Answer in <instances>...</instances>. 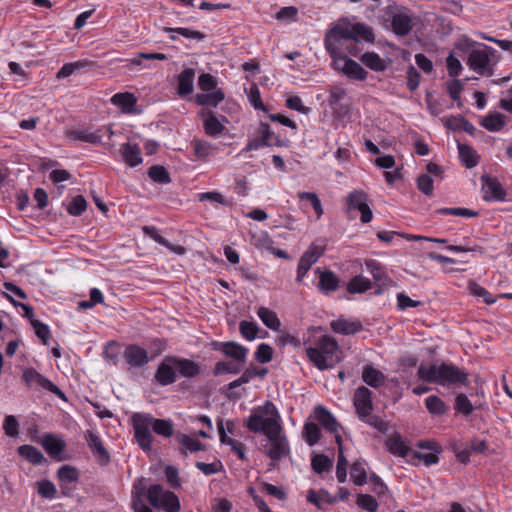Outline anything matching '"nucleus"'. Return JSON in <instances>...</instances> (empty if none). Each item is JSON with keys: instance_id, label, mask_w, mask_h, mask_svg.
Segmentation results:
<instances>
[{"instance_id": "64", "label": "nucleus", "mask_w": 512, "mask_h": 512, "mask_svg": "<svg viewBox=\"0 0 512 512\" xmlns=\"http://www.w3.org/2000/svg\"><path fill=\"white\" fill-rule=\"evenodd\" d=\"M447 71L450 77H457L463 70V66L458 58L453 53H450L446 58Z\"/></svg>"}, {"instance_id": "42", "label": "nucleus", "mask_w": 512, "mask_h": 512, "mask_svg": "<svg viewBox=\"0 0 512 512\" xmlns=\"http://www.w3.org/2000/svg\"><path fill=\"white\" fill-rule=\"evenodd\" d=\"M257 315L261 319L263 324L269 329L274 331L280 329L281 322L274 311L266 307H260L257 311Z\"/></svg>"}, {"instance_id": "44", "label": "nucleus", "mask_w": 512, "mask_h": 512, "mask_svg": "<svg viewBox=\"0 0 512 512\" xmlns=\"http://www.w3.org/2000/svg\"><path fill=\"white\" fill-rule=\"evenodd\" d=\"M459 157L467 168H473L478 164V155L476 151L466 144H458Z\"/></svg>"}, {"instance_id": "40", "label": "nucleus", "mask_w": 512, "mask_h": 512, "mask_svg": "<svg viewBox=\"0 0 512 512\" xmlns=\"http://www.w3.org/2000/svg\"><path fill=\"white\" fill-rule=\"evenodd\" d=\"M91 64H92L91 61H89L87 59H81V60H78L75 62L66 63L57 72L56 78L57 79L67 78L70 75L76 73L77 71L91 66Z\"/></svg>"}, {"instance_id": "35", "label": "nucleus", "mask_w": 512, "mask_h": 512, "mask_svg": "<svg viewBox=\"0 0 512 512\" xmlns=\"http://www.w3.org/2000/svg\"><path fill=\"white\" fill-rule=\"evenodd\" d=\"M42 446L51 457H56L64 450L65 442L55 435L47 434L43 438Z\"/></svg>"}, {"instance_id": "15", "label": "nucleus", "mask_w": 512, "mask_h": 512, "mask_svg": "<svg viewBox=\"0 0 512 512\" xmlns=\"http://www.w3.org/2000/svg\"><path fill=\"white\" fill-rule=\"evenodd\" d=\"M353 405L358 417L368 416L373 410L372 392L365 386L358 387L353 395Z\"/></svg>"}, {"instance_id": "34", "label": "nucleus", "mask_w": 512, "mask_h": 512, "mask_svg": "<svg viewBox=\"0 0 512 512\" xmlns=\"http://www.w3.org/2000/svg\"><path fill=\"white\" fill-rule=\"evenodd\" d=\"M386 445L390 453L399 457H407L412 453L411 449L405 444L399 435H392L389 437Z\"/></svg>"}, {"instance_id": "41", "label": "nucleus", "mask_w": 512, "mask_h": 512, "mask_svg": "<svg viewBox=\"0 0 512 512\" xmlns=\"http://www.w3.org/2000/svg\"><path fill=\"white\" fill-rule=\"evenodd\" d=\"M18 453L24 457L28 462L34 465H40L44 462L45 458L42 452L32 445H21L18 447Z\"/></svg>"}, {"instance_id": "8", "label": "nucleus", "mask_w": 512, "mask_h": 512, "mask_svg": "<svg viewBox=\"0 0 512 512\" xmlns=\"http://www.w3.org/2000/svg\"><path fill=\"white\" fill-rule=\"evenodd\" d=\"M386 15L391 20L392 31L398 36H406L413 27V20L410 11L405 7L389 4L386 7Z\"/></svg>"}, {"instance_id": "50", "label": "nucleus", "mask_w": 512, "mask_h": 512, "mask_svg": "<svg viewBox=\"0 0 512 512\" xmlns=\"http://www.w3.org/2000/svg\"><path fill=\"white\" fill-rule=\"evenodd\" d=\"M297 197L301 201H303V200L309 201V203L311 204V206H312V208H313V210H314V212L316 214L317 219L321 218V216L324 213V210H323V207H322L321 200L319 199V197H318V195L316 193H313V192H299L297 194Z\"/></svg>"}, {"instance_id": "62", "label": "nucleus", "mask_w": 512, "mask_h": 512, "mask_svg": "<svg viewBox=\"0 0 512 512\" xmlns=\"http://www.w3.org/2000/svg\"><path fill=\"white\" fill-rule=\"evenodd\" d=\"M254 356H255V359L259 363H261V364L268 363L273 358V349L270 345H268L266 343H261L257 347Z\"/></svg>"}, {"instance_id": "33", "label": "nucleus", "mask_w": 512, "mask_h": 512, "mask_svg": "<svg viewBox=\"0 0 512 512\" xmlns=\"http://www.w3.org/2000/svg\"><path fill=\"white\" fill-rule=\"evenodd\" d=\"M176 371L183 377H194L200 373V367L197 363L189 359L174 357Z\"/></svg>"}, {"instance_id": "53", "label": "nucleus", "mask_w": 512, "mask_h": 512, "mask_svg": "<svg viewBox=\"0 0 512 512\" xmlns=\"http://www.w3.org/2000/svg\"><path fill=\"white\" fill-rule=\"evenodd\" d=\"M57 476L60 482L76 483L79 478L78 470L70 465H64L58 469Z\"/></svg>"}, {"instance_id": "46", "label": "nucleus", "mask_w": 512, "mask_h": 512, "mask_svg": "<svg viewBox=\"0 0 512 512\" xmlns=\"http://www.w3.org/2000/svg\"><path fill=\"white\" fill-rule=\"evenodd\" d=\"M372 287V283L368 278L362 275L354 276L347 285V290L351 294L363 293Z\"/></svg>"}, {"instance_id": "26", "label": "nucleus", "mask_w": 512, "mask_h": 512, "mask_svg": "<svg viewBox=\"0 0 512 512\" xmlns=\"http://www.w3.org/2000/svg\"><path fill=\"white\" fill-rule=\"evenodd\" d=\"M307 501L321 509L323 508V504H335L337 502V497L331 495L327 490L324 489L319 491L310 489L307 493Z\"/></svg>"}, {"instance_id": "1", "label": "nucleus", "mask_w": 512, "mask_h": 512, "mask_svg": "<svg viewBox=\"0 0 512 512\" xmlns=\"http://www.w3.org/2000/svg\"><path fill=\"white\" fill-rule=\"evenodd\" d=\"M351 41L373 43V29L364 23L352 24L347 20H340L326 32L324 38V45L333 58L334 68L343 74L350 60L344 56V53L347 51L352 55L357 54L355 44H352Z\"/></svg>"}, {"instance_id": "57", "label": "nucleus", "mask_w": 512, "mask_h": 512, "mask_svg": "<svg viewBox=\"0 0 512 512\" xmlns=\"http://www.w3.org/2000/svg\"><path fill=\"white\" fill-rule=\"evenodd\" d=\"M259 134L265 139L269 146H283L284 143L280 140L267 123H261L259 127Z\"/></svg>"}, {"instance_id": "22", "label": "nucleus", "mask_w": 512, "mask_h": 512, "mask_svg": "<svg viewBox=\"0 0 512 512\" xmlns=\"http://www.w3.org/2000/svg\"><path fill=\"white\" fill-rule=\"evenodd\" d=\"M314 417L321 424V426L327 431L340 435L338 433L339 424L336 418L323 406H317L314 409Z\"/></svg>"}, {"instance_id": "4", "label": "nucleus", "mask_w": 512, "mask_h": 512, "mask_svg": "<svg viewBox=\"0 0 512 512\" xmlns=\"http://www.w3.org/2000/svg\"><path fill=\"white\" fill-rule=\"evenodd\" d=\"M309 360L319 369L333 368L342 359V351L338 342L331 336H321L314 346L306 348Z\"/></svg>"}, {"instance_id": "55", "label": "nucleus", "mask_w": 512, "mask_h": 512, "mask_svg": "<svg viewBox=\"0 0 512 512\" xmlns=\"http://www.w3.org/2000/svg\"><path fill=\"white\" fill-rule=\"evenodd\" d=\"M344 74L351 79L360 81L365 80L367 77V72L364 68L352 59L348 61V66L346 67Z\"/></svg>"}, {"instance_id": "11", "label": "nucleus", "mask_w": 512, "mask_h": 512, "mask_svg": "<svg viewBox=\"0 0 512 512\" xmlns=\"http://www.w3.org/2000/svg\"><path fill=\"white\" fill-rule=\"evenodd\" d=\"M23 379L26 382L28 386H38L41 387L57 397L61 399H65V394L63 391L56 386L54 383H52L48 378L40 374L38 371H36L33 368H28L24 370L23 372Z\"/></svg>"}, {"instance_id": "16", "label": "nucleus", "mask_w": 512, "mask_h": 512, "mask_svg": "<svg viewBox=\"0 0 512 512\" xmlns=\"http://www.w3.org/2000/svg\"><path fill=\"white\" fill-rule=\"evenodd\" d=\"M203 128L206 135L210 137H219L226 129L225 124L228 122L225 116L221 117V120L215 116L211 110H203Z\"/></svg>"}, {"instance_id": "10", "label": "nucleus", "mask_w": 512, "mask_h": 512, "mask_svg": "<svg viewBox=\"0 0 512 512\" xmlns=\"http://www.w3.org/2000/svg\"><path fill=\"white\" fill-rule=\"evenodd\" d=\"M348 210H358L361 213L360 220L362 223H369L373 218L372 210L368 205V196L362 190H354L350 192L346 198Z\"/></svg>"}, {"instance_id": "47", "label": "nucleus", "mask_w": 512, "mask_h": 512, "mask_svg": "<svg viewBox=\"0 0 512 512\" xmlns=\"http://www.w3.org/2000/svg\"><path fill=\"white\" fill-rule=\"evenodd\" d=\"M481 125L488 131H499L505 125L504 116L499 113L489 114L482 119Z\"/></svg>"}, {"instance_id": "32", "label": "nucleus", "mask_w": 512, "mask_h": 512, "mask_svg": "<svg viewBox=\"0 0 512 512\" xmlns=\"http://www.w3.org/2000/svg\"><path fill=\"white\" fill-rule=\"evenodd\" d=\"M335 441L338 444L339 454L336 465V478L339 483H344L347 480V465L348 460L344 456L342 449V437L341 435L335 436Z\"/></svg>"}, {"instance_id": "19", "label": "nucleus", "mask_w": 512, "mask_h": 512, "mask_svg": "<svg viewBox=\"0 0 512 512\" xmlns=\"http://www.w3.org/2000/svg\"><path fill=\"white\" fill-rule=\"evenodd\" d=\"M110 102L124 114H138L140 112L137 109V98L133 93H116L111 97Z\"/></svg>"}, {"instance_id": "23", "label": "nucleus", "mask_w": 512, "mask_h": 512, "mask_svg": "<svg viewBox=\"0 0 512 512\" xmlns=\"http://www.w3.org/2000/svg\"><path fill=\"white\" fill-rule=\"evenodd\" d=\"M346 96V91L341 87H333L330 90L328 102L330 107L339 116L345 115L348 112V106L342 103Z\"/></svg>"}, {"instance_id": "31", "label": "nucleus", "mask_w": 512, "mask_h": 512, "mask_svg": "<svg viewBox=\"0 0 512 512\" xmlns=\"http://www.w3.org/2000/svg\"><path fill=\"white\" fill-rule=\"evenodd\" d=\"M145 479H139L133 484V505L132 508L134 512H153L147 505H145L141 499L144 491L146 490V486L144 484Z\"/></svg>"}, {"instance_id": "6", "label": "nucleus", "mask_w": 512, "mask_h": 512, "mask_svg": "<svg viewBox=\"0 0 512 512\" xmlns=\"http://www.w3.org/2000/svg\"><path fill=\"white\" fill-rule=\"evenodd\" d=\"M496 50L488 45L478 43L468 54L467 66L479 75L491 76L495 64Z\"/></svg>"}, {"instance_id": "38", "label": "nucleus", "mask_w": 512, "mask_h": 512, "mask_svg": "<svg viewBox=\"0 0 512 512\" xmlns=\"http://www.w3.org/2000/svg\"><path fill=\"white\" fill-rule=\"evenodd\" d=\"M367 463L364 460L355 461L350 468V476L353 483L357 486H363L367 483Z\"/></svg>"}, {"instance_id": "30", "label": "nucleus", "mask_w": 512, "mask_h": 512, "mask_svg": "<svg viewBox=\"0 0 512 512\" xmlns=\"http://www.w3.org/2000/svg\"><path fill=\"white\" fill-rule=\"evenodd\" d=\"M176 440L183 454H187L188 452L194 453L204 449V445L198 439L183 433H178Z\"/></svg>"}, {"instance_id": "2", "label": "nucleus", "mask_w": 512, "mask_h": 512, "mask_svg": "<svg viewBox=\"0 0 512 512\" xmlns=\"http://www.w3.org/2000/svg\"><path fill=\"white\" fill-rule=\"evenodd\" d=\"M417 376L423 382L436 384L453 391L459 390L469 383L468 373L448 362L421 364L417 369Z\"/></svg>"}, {"instance_id": "27", "label": "nucleus", "mask_w": 512, "mask_h": 512, "mask_svg": "<svg viewBox=\"0 0 512 512\" xmlns=\"http://www.w3.org/2000/svg\"><path fill=\"white\" fill-rule=\"evenodd\" d=\"M121 153L125 163L130 167H136L143 161L141 150L137 144L124 143L121 146Z\"/></svg>"}, {"instance_id": "48", "label": "nucleus", "mask_w": 512, "mask_h": 512, "mask_svg": "<svg viewBox=\"0 0 512 512\" xmlns=\"http://www.w3.org/2000/svg\"><path fill=\"white\" fill-rule=\"evenodd\" d=\"M166 32L171 34L170 39L172 40L176 39L173 33H177L187 39H194L197 41H202L205 38V35L202 32L186 27L167 28Z\"/></svg>"}, {"instance_id": "21", "label": "nucleus", "mask_w": 512, "mask_h": 512, "mask_svg": "<svg viewBox=\"0 0 512 512\" xmlns=\"http://www.w3.org/2000/svg\"><path fill=\"white\" fill-rule=\"evenodd\" d=\"M315 273L319 274L317 287L323 294H329L339 288L340 279L333 271H321L320 268H317Z\"/></svg>"}, {"instance_id": "29", "label": "nucleus", "mask_w": 512, "mask_h": 512, "mask_svg": "<svg viewBox=\"0 0 512 512\" xmlns=\"http://www.w3.org/2000/svg\"><path fill=\"white\" fill-rule=\"evenodd\" d=\"M385 375L372 365H366L362 371V380L372 388H378L385 382Z\"/></svg>"}, {"instance_id": "12", "label": "nucleus", "mask_w": 512, "mask_h": 512, "mask_svg": "<svg viewBox=\"0 0 512 512\" xmlns=\"http://www.w3.org/2000/svg\"><path fill=\"white\" fill-rule=\"evenodd\" d=\"M481 181L485 201L503 202L506 200L507 193L498 179L484 175L481 177Z\"/></svg>"}, {"instance_id": "17", "label": "nucleus", "mask_w": 512, "mask_h": 512, "mask_svg": "<svg viewBox=\"0 0 512 512\" xmlns=\"http://www.w3.org/2000/svg\"><path fill=\"white\" fill-rule=\"evenodd\" d=\"M107 133L111 137L114 133L111 128L103 127L94 132H90L86 129H74L68 130L66 136L72 140L82 141L91 144H98L102 141L103 133Z\"/></svg>"}, {"instance_id": "24", "label": "nucleus", "mask_w": 512, "mask_h": 512, "mask_svg": "<svg viewBox=\"0 0 512 512\" xmlns=\"http://www.w3.org/2000/svg\"><path fill=\"white\" fill-rule=\"evenodd\" d=\"M330 327L335 333L342 335H351L362 330V324L360 321H350L341 318L333 320L330 323Z\"/></svg>"}, {"instance_id": "54", "label": "nucleus", "mask_w": 512, "mask_h": 512, "mask_svg": "<svg viewBox=\"0 0 512 512\" xmlns=\"http://www.w3.org/2000/svg\"><path fill=\"white\" fill-rule=\"evenodd\" d=\"M149 177L157 183L168 184L171 182L169 172L160 165H153L148 170Z\"/></svg>"}, {"instance_id": "5", "label": "nucleus", "mask_w": 512, "mask_h": 512, "mask_svg": "<svg viewBox=\"0 0 512 512\" xmlns=\"http://www.w3.org/2000/svg\"><path fill=\"white\" fill-rule=\"evenodd\" d=\"M245 426L253 433L269 434V431L282 430V420L276 406L267 401L254 408L245 421Z\"/></svg>"}, {"instance_id": "60", "label": "nucleus", "mask_w": 512, "mask_h": 512, "mask_svg": "<svg viewBox=\"0 0 512 512\" xmlns=\"http://www.w3.org/2000/svg\"><path fill=\"white\" fill-rule=\"evenodd\" d=\"M356 504L363 510L368 512H376L378 509V502L369 494H358Z\"/></svg>"}, {"instance_id": "56", "label": "nucleus", "mask_w": 512, "mask_h": 512, "mask_svg": "<svg viewBox=\"0 0 512 512\" xmlns=\"http://www.w3.org/2000/svg\"><path fill=\"white\" fill-rule=\"evenodd\" d=\"M436 213L453 215L459 217L473 218L479 215L478 211L471 210L468 208L457 207V208H440L436 210Z\"/></svg>"}, {"instance_id": "28", "label": "nucleus", "mask_w": 512, "mask_h": 512, "mask_svg": "<svg viewBox=\"0 0 512 512\" xmlns=\"http://www.w3.org/2000/svg\"><path fill=\"white\" fill-rule=\"evenodd\" d=\"M225 98V95L221 89H217L210 92L198 93L195 96V101L200 106L206 107H217Z\"/></svg>"}, {"instance_id": "39", "label": "nucleus", "mask_w": 512, "mask_h": 512, "mask_svg": "<svg viewBox=\"0 0 512 512\" xmlns=\"http://www.w3.org/2000/svg\"><path fill=\"white\" fill-rule=\"evenodd\" d=\"M454 410L456 414L469 417L475 410V406L465 393H458L454 399Z\"/></svg>"}, {"instance_id": "36", "label": "nucleus", "mask_w": 512, "mask_h": 512, "mask_svg": "<svg viewBox=\"0 0 512 512\" xmlns=\"http://www.w3.org/2000/svg\"><path fill=\"white\" fill-rule=\"evenodd\" d=\"M143 232L145 235L153 239L156 243L176 252L177 254L181 255L185 252V249L182 246H172L166 238H164L158 233V230L154 226H144Z\"/></svg>"}, {"instance_id": "61", "label": "nucleus", "mask_w": 512, "mask_h": 512, "mask_svg": "<svg viewBox=\"0 0 512 512\" xmlns=\"http://www.w3.org/2000/svg\"><path fill=\"white\" fill-rule=\"evenodd\" d=\"M412 463L416 464L415 460L422 461L426 466H431L439 462L438 453L436 452H418L412 451Z\"/></svg>"}, {"instance_id": "9", "label": "nucleus", "mask_w": 512, "mask_h": 512, "mask_svg": "<svg viewBox=\"0 0 512 512\" xmlns=\"http://www.w3.org/2000/svg\"><path fill=\"white\" fill-rule=\"evenodd\" d=\"M265 436L269 441V444L265 446V453L271 460L278 461L289 453V443L283 429L269 431V434Z\"/></svg>"}, {"instance_id": "59", "label": "nucleus", "mask_w": 512, "mask_h": 512, "mask_svg": "<svg viewBox=\"0 0 512 512\" xmlns=\"http://www.w3.org/2000/svg\"><path fill=\"white\" fill-rule=\"evenodd\" d=\"M87 208V202L82 195H77L67 206V212L72 216L82 215Z\"/></svg>"}, {"instance_id": "18", "label": "nucleus", "mask_w": 512, "mask_h": 512, "mask_svg": "<svg viewBox=\"0 0 512 512\" xmlns=\"http://www.w3.org/2000/svg\"><path fill=\"white\" fill-rule=\"evenodd\" d=\"M155 380L162 386H167L175 382L176 366L173 356L165 357L159 364L155 373Z\"/></svg>"}, {"instance_id": "3", "label": "nucleus", "mask_w": 512, "mask_h": 512, "mask_svg": "<svg viewBox=\"0 0 512 512\" xmlns=\"http://www.w3.org/2000/svg\"><path fill=\"white\" fill-rule=\"evenodd\" d=\"M132 423L135 440L141 449L146 452L152 448L153 435L151 430L166 438L171 437L174 433L172 420L154 418L149 413H135L132 416Z\"/></svg>"}, {"instance_id": "58", "label": "nucleus", "mask_w": 512, "mask_h": 512, "mask_svg": "<svg viewBox=\"0 0 512 512\" xmlns=\"http://www.w3.org/2000/svg\"><path fill=\"white\" fill-rule=\"evenodd\" d=\"M250 104L257 110L266 111V107L262 102L260 90L256 84H252L248 89H245Z\"/></svg>"}, {"instance_id": "51", "label": "nucleus", "mask_w": 512, "mask_h": 512, "mask_svg": "<svg viewBox=\"0 0 512 512\" xmlns=\"http://www.w3.org/2000/svg\"><path fill=\"white\" fill-rule=\"evenodd\" d=\"M320 428L313 422H308L303 428V438L309 446L315 445L320 439Z\"/></svg>"}, {"instance_id": "14", "label": "nucleus", "mask_w": 512, "mask_h": 512, "mask_svg": "<svg viewBox=\"0 0 512 512\" xmlns=\"http://www.w3.org/2000/svg\"><path fill=\"white\" fill-rule=\"evenodd\" d=\"M123 358L129 368H142L151 360L147 350L137 344L126 346L123 352Z\"/></svg>"}, {"instance_id": "37", "label": "nucleus", "mask_w": 512, "mask_h": 512, "mask_svg": "<svg viewBox=\"0 0 512 512\" xmlns=\"http://www.w3.org/2000/svg\"><path fill=\"white\" fill-rule=\"evenodd\" d=\"M191 146L193 148L194 154L199 159H207L217 152V149L214 145L202 139L192 140Z\"/></svg>"}, {"instance_id": "43", "label": "nucleus", "mask_w": 512, "mask_h": 512, "mask_svg": "<svg viewBox=\"0 0 512 512\" xmlns=\"http://www.w3.org/2000/svg\"><path fill=\"white\" fill-rule=\"evenodd\" d=\"M365 266L367 271H369L373 276L375 282L380 283L382 285H385L388 282H390V279L387 276L383 266L378 261L373 259L367 260L365 262Z\"/></svg>"}, {"instance_id": "25", "label": "nucleus", "mask_w": 512, "mask_h": 512, "mask_svg": "<svg viewBox=\"0 0 512 512\" xmlns=\"http://www.w3.org/2000/svg\"><path fill=\"white\" fill-rule=\"evenodd\" d=\"M194 78L195 71L192 68H186L178 75L177 92L180 96H186L192 93Z\"/></svg>"}, {"instance_id": "63", "label": "nucleus", "mask_w": 512, "mask_h": 512, "mask_svg": "<svg viewBox=\"0 0 512 512\" xmlns=\"http://www.w3.org/2000/svg\"><path fill=\"white\" fill-rule=\"evenodd\" d=\"M241 335L248 341H252L257 337L258 326L254 322L241 321L239 324Z\"/></svg>"}, {"instance_id": "52", "label": "nucleus", "mask_w": 512, "mask_h": 512, "mask_svg": "<svg viewBox=\"0 0 512 512\" xmlns=\"http://www.w3.org/2000/svg\"><path fill=\"white\" fill-rule=\"evenodd\" d=\"M332 465V460L324 454L315 455L311 461L312 469L318 474L330 471Z\"/></svg>"}, {"instance_id": "45", "label": "nucleus", "mask_w": 512, "mask_h": 512, "mask_svg": "<svg viewBox=\"0 0 512 512\" xmlns=\"http://www.w3.org/2000/svg\"><path fill=\"white\" fill-rule=\"evenodd\" d=\"M425 406L427 410L433 415L446 414L448 407L445 402L436 395H430L425 399Z\"/></svg>"}, {"instance_id": "7", "label": "nucleus", "mask_w": 512, "mask_h": 512, "mask_svg": "<svg viewBox=\"0 0 512 512\" xmlns=\"http://www.w3.org/2000/svg\"><path fill=\"white\" fill-rule=\"evenodd\" d=\"M147 499L154 508L165 512H178L181 507L176 494L165 490L160 484L151 485L147 489Z\"/></svg>"}, {"instance_id": "13", "label": "nucleus", "mask_w": 512, "mask_h": 512, "mask_svg": "<svg viewBox=\"0 0 512 512\" xmlns=\"http://www.w3.org/2000/svg\"><path fill=\"white\" fill-rule=\"evenodd\" d=\"M84 439L97 462L100 465H107L110 462V454L99 435L93 430H87Z\"/></svg>"}, {"instance_id": "49", "label": "nucleus", "mask_w": 512, "mask_h": 512, "mask_svg": "<svg viewBox=\"0 0 512 512\" xmlns=\"http://www.w3.org/2000/svg\"><path fill=\"white\" fill-rule=\"evenodd\" d=\"M361 61L364 65L374 71H383L385 63L383 59L375 52H366L361 56Z\"/></svg>"}, {"instance_id": "20", "label": "nucleus", "mask_w": 512, "mask_h": 512, "mask_svg": "<svg viewBox=\"0 0 512 512\" xmlns=\"http://www.w3.org/2000/svg\"><path fill=\"white\" fill-rule=\"evenodd\" d=\"M217 350H220L225 356L234 359L239 363H245L248 355V348L236 342L217 343Z\"/></svg>"}]
</instances>
